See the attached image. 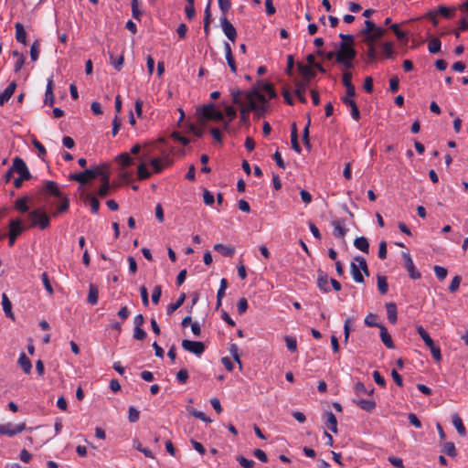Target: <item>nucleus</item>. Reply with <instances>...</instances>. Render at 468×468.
Here are the masks:
<instances>
[{
  "label": "nucleus",
  "instance_id": "obj_63",
  "mask_svg": "<svg viewBox=\"0 0 468 468\" xmlns=\"http://www.w3.org/2000/svg\"><path fill=\"white\" fill-rule=\"evenodd\" d=\"M238 312L239 314H244L248 309V302L246 298H240L237 303Z\"/></svg>",
  "mask_w": 468,
  "mask_h": 468
},
{
  "label": "nucleus",
  "instance_id": "obj_51",
  "mask_svg": "<svg viewBox=\"0 0 468 468\" xmlns=\"http://www.w3.org/2000/svg\"><path fill=\"white\" fill-rule=\"evenodd\" d=\"M355 390L357 394H368L371 395L374 391V388H371L369 390L366 388V386L362 382H357L355 386Z\"/></svg>",
  "mask_w": 468,
  "mask_h": 468
},
{
  "label": "nucleus",
  "instance_id": "obj_13",
  "mask_svg": "<svg viewBox=\"0 0 468 468\" xmlns=\"http://www.w3.org/2000/svg\"><path fill=\"white\" fill-rule=\"evenodd\" d=\"M41 191L44 195L53 196L55 197H60L61 194H63L55 181H47Z\"/></svg>",
  "mask_w": 468,
  "mask_h": 468
},
{
  "label": "nucleus",
  "instance_id": "obj_47",
  "mask_svg": "<svg viewBox=\"0 0 468 468\" xmlns=\"http://www.w3.org/2000/svg\"><path fill=\"white\" fill-rule=\"evenodd\" d=\"M442 452L451 457L456 456V449L453 442H445L442 448Z\"/></svg>",
  "mask_w": 468,
  "mask_h": 468
},
{
  "label": "nucleus",
  "instance_id": "obj_27",
  "mask_svg": "<svg viewBox=\"0 0 468 468\" xmlns=\"http://www.w3.org/2000/svg\"><path fill=\"white\" fill-rule=\"evenodd\" d=\"M452 421L453 426L457 430L458 433L461 436H465V434H466L465 426H464L461 417L457 413H454L452 415Z\"/></svg>",
  "mask_w": 468,
  "mask_h": 468
},
{
  "label": "nucleus",
  "instance_id": "obj_45",
  "mask_svg": "<svg viewBox=\"0 0 468 468\" xmlns=\"http://www.w3.org/2000/svg\"><path fill=\"white\" fill-rule=\"evenodd\" d=\"M236 460L242 468H253L255 465V462L253 460L247 459L241 455L237 456Z\"/></svg>",
  "mask_w": 468,
  "mask_h": 468
},
{
  "label": "nucleus",
  "instance_id": "obj_17",
  "mask_svg": "<svg viewBox=\"0 0 468 468\" xmlns=\"http://www.w3.org/2000/svg\"><path fill=\"white\" fill-rule=\"evenodd\" d=\"M317 287L324 292H330L328 275L321 270L318 271Z\"/></svg>",
  "mask_w": 468,
  "mask_h": 468
},
{
  "label": "nucleus",
  "instance_id": "obj_9",
  "mask_svg": "<svg viewBox=\"0 0 468 468\" xmlns=\"http://www.w3.org/2000/svg\"><path fill=\"white\" fill-rule=\"evenodd\" d=\"M11 168L14 173H17L22 178L29 179L31 177L26 163L20 157L14 158Z\"/></svg>",
  "mask_w": 468,
  "mask_h": 468
},
{
  "label": "nucleus",
  "instance_id": "obj_34",
  "mask_svg": "<svg viewBox=\"0 0 468 468\" xmlns=\"http://www.w3.org/2000/svg\"><path fill=\"white\" fill-rule=\"evenodd\" d=\"M29 201L28 197H24L18 198L15 202V207L21 213H26L29 210V207L27 206V202Z\"/></svg>",
  "mask_w": 468,
  "mask_h": 468
},
{
  "label": "nucleus",
  "instance_id": "obj_48",
  "mask_svg": "<svg viewBox=\"0 0 468 468\" xmlns=\"http://www.w3.org/2000/svg\"><path fill=\"white\" fill-rule=\"evenodd\" d=\"M110 59L112 65L114 67L115 69L120 70L123 64V55L119 56L118 58H114L112 54L110 55Z\"/></svg>",
  "mask_w": 468,
  "mask_h": 468
},
{
  "label": "nucleus",
  "instance_id": "obj_32",
  "mask_svg": "<svg viewBox=\"0 0 468 468\" xmlns=\"http://www.w3.org/2000/svg\"><path fill=\"white\" fill-rule=\"evenodd\" d=\"M151 165L154 167L155 173H160L164 169V166L169 165V161L163 160L162 158H154L150 161Z\"/></svg>",
  "mask_w": 468,
  "mask_h": 468
},
{
  "label": "nucleus",
  "instance_id": "obj_57",
  "mask_svg": "<svg viewBox=\"0 0 468 468\" xmlns=\"http://www.w3.org/2000/svg\"><path fill=\"white\" fill-rule=\"evenodd\" d=\"M434 272L436 277L441 281L444 280L448 273L447 270L444 267L438 265L434 266Z\"/></svg>",
  "mask_w": 468,
  "mask_h": 468
},
{
  "label": "nucleus",
  "instance_id": "obj_40",
  "mask_svg": "<svg viewBox=\"0 0 468 468\" xmlns=\"http://www.w3.org/2000/svg\"><path fill=\"white\" fill-rule=\"evenodd\" d=\"M32 144L37 148V156L42 160L45 161L47 151L45 146L37 139H34L32 141Z\"/></svg>",
  "mask_w": 468,
  "mask_h": 468
},
{
  "label": "nucleus",
  "instance_id": "obj_46",
  "mask_svg": "<svg viewBox=\"0 0 468 468\" xmlns=\"http://www.w3.org/2000/svg\"><path fill=\"white\" fill-rule=\"evenodd\" d=\"M284 341L289 351L295 352L297 350V340L295 337L286 335Z\"/></svg>",
  "mask_w": 468,
  "mask_h": 468
},
{
  "label": "nucleus",
  "instance_id": "obj_36",
  "mask_svg": "<svg viewBox=\"0 0 468 468\" xmlns=\"http://www.w3.org/2000/svg\"><path fill=\"white\" fill-rule=\"evenodd\" d=\"M378 289L381 294H386L388 290V284L387 278L383 275H378L377 277Z\"/></svg>",
  "mask_w": 468,
  "mask_h": 468
},
{
  "label": "nucleus",
  "instance_id": "obj_64",
  "mask_svg": "<svg viewBox=\"0 0 468 468\" xmlns=\"http://www.w3.org/2000/svg\"><path fill=\"white\" fill-rule=\"evenodd\" d=\"M225 114L229 122H232L236 118V110L232 106H227L225 108Z\"/></svg>",
  "mask_w": 468,
  "mask_h": 468
},
{
  "label": "nucleus",
  "instance_id": "obj_21",
  "mask_svg": "<svg viewBox=\"0 0 468 468\" xmlns=\"http://www.w3.org/2000/svg\"><path fill=\"white\" fill-rule=\"evenodd\" d=\"M350 271H351V275L356 282H358V283L364 282V277L361 272L359 264L357 262H356L355 261L353 262H351Z\"/></svg>",
  "mask_w": 468,
  "mask_h": 468
},
{
  "label": "nucleus",
  "instance_id": "obj_7",
  "mask_svg": "<svg viewBox=\"0 0 468 468\" xmlns=\"http://www.w3.org/2000/svg\"><path fill=\"white\" fill-rule=\"evenodd\" d=\"M356 56V51L353 45L347 44L346 42H341L339 44V49L335 54V60L338 61V58L342 57L344 59H354Z\"/></svg>",
  "mask_w": 468,
  "mask_h": 468
},
{
  "label": "nucleus",
  "instance_id": "obj_16",
  "mask_svg": "<svg viewBox=\"0 0 468 468\" xmlns=\"http://www.w3.org/2000/svg\"><path fill=\"white\" fill-rule=\"evenodd\" d=\"M342 101L346 106L350 108L351 117L357 122L360 119V112L356 102L351 98H342Z\"/></svg>",
  "mask_w": 468,
  "mask_h": 468
},
{
  "label": "nucleus",
  "instance_id": "obj_15",
  "mask_svg": "<svg viewBox=\"0 0 468 468\" xmlns=\"http://www.w3.org/2000/svg\"><path fill=\"white\" fill-rule=\"evenodd\" d=\"M324 424L328 430H330L334 433H337V420L333 412L325 411L324 413Z\"/></svg>",
  "mask_w": 468,
  "mask_h": 468
},
{
  "label": "nucleus",
  "instance_id": "obj_18",
  "mask_svg": "<svg viewBox=\"0 0 468 468\" xmlns=\"http://www.w3.org/2000/svg\"><path fill=\"white\" fill-rule=\"evenodd\" d=\"M16 88V81H12L4 90V91L0 92V105H4L5 102H7L9 101V99L14 94Z\"/></svg>",
  "mask_w": 468,
  "mask_h": 468
},
{
  "label": "nucleus",
  "instance_id": "obj_31",
  "mask_svg": "<svg viewBox=\"0 0 468 468\" xmlns=\"http://www.w3.org/2000/svg\"><path fill=\"white\" fill-rule=\"evenodd\" d=\"M186 293H181L176 303H170L167 305L166 313L168 315H171L174 312H176L185 302Z\"/></svg>",
  "mask_w": 468,
  "mask_h": 468
},
{
  "label": "nucleus",
  "instance_id": "obj_14",
  "mask_svg": "<svg viewBox=\"0 0 468 468\" xmlns=\"http://www.w3.org/2000/svg\"><path fill=\"white\" fill-rule=\"evenodd\" d=\"M221 24H222L223 32L226 35V37L229 40L234 41L237 37L236 28L226 17H223L221 19Z\"/></svg>",
  "mask_w": 468,
  "mask_h": 468
},
{
  "label": "nucleus",
  "instance_id": "obj_44",
  "mask_svg": "<svg viewBox=\"0 0 468 468\" xmlns=\"http://www.w3.org/2000/svg\"><path fill=\"white\" fill-rule=\"evenodd\" d=\"M229 353L232 356L233 359L239 364V369H241L242 368V364H241V361H240V358H239V348H238V346L236 344H231L230 345V346H229Z\"/></svg>",
  "mask_w": 468,
  "mask_h": 468
},
{
  "label": "nucleus",
  "instance_id": "obj_37",
  "mask_svg": "<svg viewBox=\"0 0 468 468\" xmlns=\"http://www.w3.org/2000/svg\"><path fill=\"white\" fill-rule=\"evenodd\" d=\"M298 69H299L300 73L307 80H310L311 78H313L314 76V72L312 69V66L303 65L302 63H299Z\"/></svg>",
  "mask_w": 468,
  "mask_h": 468
},
{
  "label": "nucleus",
  "instance_id": "obj_50",
  "mask_svg": "<svg viewBox=\"0 0 468 468\" xmlns=\"http://www.w3.org/2000/svg\"><path fill=\"white\" fill-rule=\"evenodd\" d=\"M41 280L43 282L46 291L48 292L49 295H52L54 293V291H53V288L51 286V283L49 282L48 275L47 272L42 273Z\"/></svg>",
  "mask_w": 468,
  "mask_h": 468
},
{
  "label": "nucleus",
  "instance_id": "obj_61",
  "mask_svg": "<svg viewBox=\"0 0 468 468\" xmlns=\"http://www.w3.org/2000/svg\"><path fill=\"white\" fill-rule=\"evenodd\" d=\"M365 26L366 27L360 32L362 35H369V33H371L377 27L371 20H366Z\"/></svg>",
  "mask_w": 468,
  "mask_h": 468
},
{
  "label": "nucleus",
  "instance_id": "obj_3",
  "mask_svg": "<svg viewBox=\"0 0 468 468\" xmlns=\"http://www.w3.org/2000/svg\"><path fill=\"white\" fill-rule=\"evenodd\" d=\"M100 174H101V168L96 167L94 169H86L81 173L71 175L69 177L81 185H85L89 180L96 178Z\"/></svg>",
  "mask_w": 468,
  "mask_h": 468
},
{
  "label": "nucleus",
  "instance_id": "obj_6",
  "mask_svg": "<svg viewBox=\"0 0 468 468\" xmlns=\"http://www.w3.org/2000/svg\"><path fill=\"white\" fill-rule=\"evenodd\" d=\"M182 347L197 356H200L205 351V345L200 341H192L185 339L182 341Z\"/></svg>",
  "mask_w": 468,
  "mask_h": 468
},
{
  "label": "nucleus",
  "instance_id": "obj_1",
  "mask_svg": "<svg viewBox=\"0 0 468 468\" xmlns=\"http://www.w3.org/2000/svg\"><path fill=\"white\" fill-rule=\"evenodd\" d=\"M253 92L258 101H256L252 96H245L248 101V107L243 106L240 109L239 122L242 124L248 123L250 111H254L259 116L263 115L265 112L267 107L265 96L261 94L257 90H254Z\"/></svg>",
  "mask_w": 468,
  "mask_h": 468
},
{
  "label": "nucleus",
  "instance_id": "obj_5",
  "mask_svg": "<svg viewBox=\"0 0 468 468\" xmlns=\"http://www.w3.org/2000/svg\"><path fill=\"white\" fill-rule=\"evenodd\" d=\"M25 430H26L25 422H22V423H19L16 425L12 424L11 422L0 424V435L13 437V436H16V434L22 432Z\"/></svg>",
  "mask_w": 468,
  "mask_h": 468
},
{
  "label": "nucleus",
  "instance_id": "obj_55",
  "mask_svg": "<svg viewBox=\"0 0 468 468\" xmlns=\"http://www.w3.org/2000/svg\"><path fill=\"white\" fill-rule=\"evenodd\" d=\"M147 334L143 327H134L133 337L135 340L143 341L145 339Z\"/></svg>",
  "mask_w": 468,
  "mask_h": 468
},
{
  "label": "nucleus",
  "instance_id": "obj_43",
  "mask_svg": "<svg viewBox=\"0 0 468 468\" xmlns=\"http://www.w3.org/2000/svg\"><path fill=\"white\" fill-rule=\"evenodd\" d=\"M354 261L359 264L361 271H363L366 276H369V271L366 259L362 256H356Z\"/></svg>",
  "mask_w": 468,
  "mask_h": 468
},
{
  "label": "nucleus",
  "instance_id": "obj_49",
  "mask_svg": "<svg viewBox=\"0 0 468 468\" xmlns=\"http://www.w3.org/2000/svg\"><path fill=\"white\" fill-rule=\"evenodd\" d=\"M132 14L134 19L140 20L142 11L139 9V0H132Z\"/></svg>",
  "mask_w": 468,
  "mask_h": 468
},
{
  "label": "nucleus",
  "instance_id": "obj_11",
  "mask_svg": "<svg viewBox=\"0 0 468 468\" xmlns=\"http://www.w3.org/2000/svg\"><path fill=\"white\" fill-rule=\"evenodd\" d=\"M246 95H250V96H252L253 99L255 100L256 99V96L253 92V90L250 91V92H244L242 90H234L231 91V96H232V101L233 103L240 106V107H243L245 105L248 104V101L246 100Z\"/></svg>",
  "mask_w": 468,
  "mask_h": 468
},
{
  "label": "nucleus",
  "instance_id": "obj_8",
  "mask_svg": "<svg viewBox=\"0 0 468 468\" xmlns=\"http://www.w3.org/2000/svg\"><path fill=\"white\" fill-rule=\"evenodd\" d=\"M24 230V228L21 226V220L19 218L12 219L9 223V234H8V244L12 247L15 244V241L18 235Z\"/></svg>",
  "mask_w": 468,
  "mask_h": 468
},
{
  "label": "nucleus",
  "instance_id": "obj_23",
  "mask_svg": "<svg viewBox=\"0 0 468 468\" xmlns=\"http://www.w3.org/2000/svg\"><path fill=\"white\" fill-rule=\"evenodd\" d=\"M57 198L58 199L59 203L58 205L57 210L52 213V216L54 217L59 213L66 212L69 207V200L64 194H61V197Z\"/></svg>",
  "mask_w": 468,
  "mask_h": 468
},
{
  "label": "nucleus",
  "instance_id": "obj_33",
  "mask_svg": "<svg viewBox=\"0 0 468 468\" xmlns=\"http://www.w3.org/2000/svg\"><path fill=\"white\" fill-rule=\"evenodd\" d=\"M2 305L5 315L14 319V314L12 313V303L5 293H3L2 295Z\"/></svg>",
  "mask_w": 468,
  "mask_h": 468
},
{
  "label": "nucleus",
  "instance_id": "obj_29",
  "mask_svg": "<svg viewBox=\"0 0 468 468\" xmlns=\"http://www.w3.org/2000/svg\"><path fill=\"white\" fill-rule=\"evenodd\" d=\"M386 310L388 321L394 324L397 323V305L394 303H387Z\"/></svg>",
  "mask_w": 468,
  "mask_h": 468
},
{
  "label": "nucleus",
  "instance_id": "obj_30",
  "mask_svg": "<svg viewBox=\"0 0 468 468\" xmlns=\"http://www.w3.org/2000/svg\"><path fill=\"white\" fill-rule=\"evenodd\" d=\"M354 246L362 252L368 253L369 243L367 238L358 237L354 240Z\"/></svg>",
  "mask_w": 468,
  "mask_h": 468
},
{
  "label": "nucleus",
  "instance_id": "obj_41",
  "mask_svg": "<svg viewBox=\"0 0 468 468\" xmlns=\"http://www.w3.org/2000/svg\"><path fill=\"white\" fill-rule=\"evenodd\" d=\"M441 43L439 38L433 37L430 40L428 49L431 53L435 54L441 50Z\"/></svg>",
  "mask_w": 468,
  "mask_h": 468
},
{
  "label": "nucleus",
  "instance_id": "obj_38",
  "mask_svg": "<svg viewBox=\"0 0 468 468\" xmlns=\"http://www.w3.org/2000/svg\"><path fill=\"white\" fill-rule=\"evenodd\" d=\"M116 160L121 165H122L124 167L131 165L133 161V159L130 156V154L128 153H122V154H119L116 157Z\"/></svg>",
  "mask_w": 468,
  "mask_h": 468
},
{
  "label": "nucleus",
  "instance_id": "obj_42",
  "mask_svg": "<svg viewBox=\"0 0 468 468\" xmlns=\"http://www.w3.org/2000/svg\"><path fill=\"white\" fill-rule=\"evenodd\" d=\"M137 174H138V178L140 180L147 179L151 176V173L148 171L145 164H144V163H142L138 165Z\"/></svg>",
  "mask_w": 468,
  "mask_h": 468
},
{
  "label": "nucleus",
  "instance_id": "obj_39",
  "mask_svg": "<svg viewBox=\"0 0 468 468\" xmlns=\"http://www.w3.org/2000/svg\"><path fill=\"white\" fill-rule=\"evenodd\" d=\"M40 53V42L35 40L30 47V58L32 61H37Z\"/></svg>",
  "mask_w": 468,
  "mask_h": 468
},
{
  "label": "nucleus",
  "instance_id": "obj_26",
  "mask_svg": "<svg viewBox=\"0 0 468 468\" xmlns=\"http://www.w3.org/2000/svg\"><path fill=\"white\" fill-rule=\"evenodd\" d=\"M354 402L360 407L362 410L371 412L376 408V402L373 399H356Z\"/></svg>",
  "mask_w": 468,
  "mask_h": 468
},
{
  "label": "nucleus",
  "instance_id": "obj_56",
  "mask_svg": "<svg viewBox=\"0 0 468 468\" xmlns=\"http://www.w3.org/2000/svg\"><path fill=\"white\" fill-rule=\"evenodd\" d=\"M352 319L346 318L344 324L345 343H347L351 332Z\"/></svg>",
  "mask_w": 468,
  "mask_h": 468
},
{
  "label": "nucleus",
  "instance_id": "obj_22",
  "mask_svg": "<svg viewBox=\"0 0 468 468\" xmlns=\"http://www.w3.org/2000/svg\"><path fill=\"white\" fill-rule=\"evenodd\" d=\"M18 365L21 367L25 374H29L32 369V364L29 358L26 356L24 352H21L19 355V358L17 361Z\"/></svg>",
  "mask_w": 468,
  "mask_h": 468
},
{
  "label": "nucleus",
  "instance_id": "obj_53",
  "mask_svg": "<svg viewBox=\"0 0 468 468\" xmlns=\"http://www.w3.org/2000/svg\"><path fill=\"white\" fill-rule=\"evenodd\" d=\"M390 28L392 29V31L394 32V34L396 35V37L399 40L407 39V34L404 31L399 29L398 24L391 25Z\"/></svg>",
  "mask_w": 468,
  "mask_h": 468
},
{
  "label": "nucleus",
  "instance_id": "obj_4",
  "mask_svg": "<svg viewBox=\"0 0 468 468\" xmlns=\"http://www.w3.org/2000/svg\"><path fill=\"white\" fill-rule=\"evenodd\" d=\"M201 114L207 120H212L215 122H222L224 120V113L217 110L213 103L204 105L201 109Z\"/></svg>",
  "mask_w": 468,
  "mask_h": 468
},
{
  "label": "nucleus",
  "instance_id": "obj_2",
  "mask_svg": "<svg viewBox=\"0 0 468 468\" xmlns=\"http://www.w3.org/2000/svg\"><path fill=\"white\" fill-rule=\"evenodd\" d=\"M27 217L30 222L28 228H39L43 230L50 225L49 217L42 207L33 209L28 213Z\"/></svg>",
  "mask_w": 468,
  "mask_h": 468
},
{
  "label": "nucleus",
  "instance_id": "obj_60",
  "mask_svg": "<svg viewBox=\"0 0 468 468\" xmlns=\"http://www.w3.org/2000/svg\"><path fill=\"white\" fill-rule=\"evenodd\" d=\"M140 412L134 407L129 408V420L130 422H136L139 420Z\"/></svg>",
  "mask_w": 468,
  "mask_h": 468
},
{
  "label": "nucleus",
  "instance_id": "obj_10",
  "mask_svg": "<svg viewBox=\"0 0 468 468\" xmlns=\"http://www.w3.org/2000/svg\"><path fill=\"white\" fill-rule=\"evenodd\" d=\"M402 257L405 261V268L409 272L411 279L417 280L420 278V272L415 268L412 258L409 252H402Z\"/></svg>",
  "mask_w": 468,
  "mask_h": 468
},
{
  "label": "nucleus",
  "instance_id": "obj_20",
  "mask_svg": "<svg viewBox=\"0 0 468 468\" xmlns=\"http://www.w3.org/2000/svg\"><path fill=\"white\" fill-rule=\"evenodd\" d=\"M257 90L261 94H262L261 91H264L265 93H267L270 99L276 97L275 90L271 83L259 82L258 86L253 88L252 90Z\"/></svg>",
  "mask_w": 468,
  "mask_h": 468
},
{
  "label": "nucleus",
  "instance_id": "obj_54",
  "mask_svg": "<svg viewBox=\"0 0 468 468\" xmlns=\"http://www.w3.org/2000/svg\"><path fill=\"white\" fill-rule=\"evenodd\" d=\"M377 316L373 314H369L365 318V324L367 326H373V327H380L382 324L377 323Z\"/></svg>",
  "mask_w": 468,
  "mask_h": 468
},
{
  "label": "nucleus",
  "instance_id": "obj_58",
  "mask_svg": "<svg viewBox=\"0 0 468 468\" xmlns=\"http://www.w3.org/2000/svg\"><path fill=\"white\" fill-rule=\"evenodd\" d=\"M176 379L179 383L185 384L188 379V371L186 368H181L176 374Z\"/></svg>",
  "mask_w": 468,
  "mask_h": 468
},
{
  "label": "nucleus",
  "instance_id": "obj_19",
  "mask_svg": "<svg viewBox=\"0 0 468 468\" xmlns=\"http://www.w3.org/2000/svg\"><path fill=\"white\" fill-rule=\"evenodd\" d=\"M380 329V338H381V341L382 343L389 349H393L395 348V345L393 343V340L391 338V335H389V333L388 332V329L385 325H381L379 327Z\"/></svg>",
  "mask_w": 468,
  "mask_h": 468
},
{
  "label": "nucleus",
  "instance_id": "obj_28",
  "mask_svg": "<svg viewBox=\"0 0 468 468\" xmlns=\"http://www.w3.org/2000/svg\"><path fill=\"white\" fill-rule=\"evenodd\" d=\"M16 39L21 43L27 44V32L24 26L21 23H16Z\"/></svg>",
  "mask_w": 468,
  "mask_h": 468
},
{
  "label": "nucleus",
  "instance_id": "obj_25",
  "mask_svg": "<svg viewBox=\"0 0 468 468\" xmlns=\"http://www.w3.org/2000/svg\"><path fill=\"white\" fill-rule=\"evenodd\" d=\"M99 300V290L96 285L90 283L89 286V293L87 297V301L90 304L95 305L98 303Z\"/></svg>",
  "mask_w": 468,
  "mask_h": 468
},
{
  "label": "nucleus",
  "instance_id": "obj_59",
  "mask_svg": "<svg viewBox=\"0 0 468 468\" xmlns=\"http://www.w3.org/2000/svg\"><path fill=\"white\" fill-rule=\"evenodd\" d=\"M382 51L387 58H391L393 55V45L390 42H386L382 45Z\"/></svg>",
  "mask_w": 468,
  "mask_h": 468
},
{
  "label": "nucleus",
  "instance_id": "obj_35",
  "mask_svg": "<svg viewBox=\"0 0 468 468\" xmlns=\"http://www.w3.org/2000/svg\"><path fill=\"white\" fill-rule=\"evenodd\" d=\"M85 200L90 202L91 212L93 214H97L100 209V202L97 197L92 194H87L85 196Z\"/></svg>",
  "mask_w": 468,
  "mask_h": 468
},
{
  "label": "nucleus",
  "instance_id": "obj_52",
  "mask_svg": "<svg viewBox=\"0 0 468 468\" xmlns=\"http://www.w3.org/2000/svg\"><path fill=\"white\" fill-rule=\"evenodd\" d=\"M161 295H162V287H161V285H155L154 290H153V292H152V302L154 304H158V303L160 301V298H161Z\"/></svg>",
  "mask_w": 468,
  "mask_h": 468
},
{
  "label": "nucleus",
  "instance_id": "obj_24",
  "mask_svg": "<svg viewBox=\"0 0 468 468\" xmlns=\"http://www.w3.org/2000/svg\"><path fill=\"white\" fill-rule=\"evenodd\" d=\"M214 250L219 252L221 255L225 257H232L235 253L234 247L226 246L221 243L215 244L213 247Z\"/></svg>",
  "mask_w": 468,
  "mask_h": 468
},
{
  "label": "nucleus",
  "instance_id": "obj_62",
  "mask_svg": "<svg viewBox=\"0 0 468 468\" xmlns=\"http://www.w3.org/2000/svg\"><path fill=\"white\" fill-rule=\"evenodd\" d=\"M203 199L204 203L208 206H211L215 202L214 195L208 190H204Z\"/></svg>",
  "mask_w": 468,
  "mask_h": 468
},
{
  "label": "nucleus",
  "instance_id": "obj_12",
  "mask_svg": "<svg viewBox=\"0 0 468 468\" xmlns=\"http://www.w3.org/2000/svg\"><path fill=\"white\" fill-rule=\"evenodd\" d=\"M332 226L334 228V236L338 239H344L347 231L346 221L344 219H335L332 221Z\"/></svg>",
  "mask_w": 468,
  "mask_h": 468
}]
</instances>
